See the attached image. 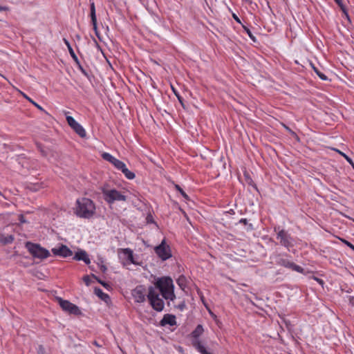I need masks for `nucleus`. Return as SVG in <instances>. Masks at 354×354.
I'll use <instances>...</instances> for the list:
<instances>
[{
  "label": "nucleus",
  "mask_w": 354,
  "mask_h": 354,
  "mask_svg": "<svg viewBox=\"0 0 354 354\" xmlns=\"http://www.w3.org/2000/svg\"><path fill=\"white\" fill-rule=\"evenodd\" d=\"M154 285V288L158 289L162 297L165 299L173 301L176 299V295L174 294V285L171 277H159L157 279Z\"/></svg>",
  "instance_id": "obj_1"
},
{
  "label": "nucleus",
  "mask_w": 354,
  "mask_h": 354,
  "mask_svg": "<svg viewBox=\"0 0 354 354\" xmlns=\"http://www.w3.org/2000/svg\"><path fill=\"white\" fill-rule=\"evenodd\" d=\"M76 205L75 214L80 218H90L95 212V205L89 198H79L76 201Z\"/></svg>",
  "instance_id": "obj_2"
},
{
  "label": "nucleus",
  "mask_w": 354,
  "mask_h": 354,
  "mask_svg": "<svg viewBox=\"0 0 354 354\" xmlns=\"http://www.w3.org/2000/svg\"><path fill=\"white\" fill-rule=\"evenodd\" d=\"M124 191L117 190L115 188L104 189L102 190L103 198L104 201L112 204L115 202L125 201L127 196Z\"/></svg>",
  "instance_id": "obj_3"
},
{
  "label": "nucleus",
  "mask_w": 354,
  "mask_h": 354,
  "mask_svg": "<svg viewBox=\"0 0 354 354\" xmlns=\"http://www.w3.org/2000/svg\"><path fill=\"white\" fill-rule=\"evenodd\" d=\"M147 299L154 310L157 312H161L163 310L165 302L163 299L160 297L159 293L153 286H149L147 292Z\"/></svg>",
  "instance_id": "obj_4"
},
{
  "label": "nucleus",
  "mask_w": 354,
  "mask_h": 354,
  "mask_svg": "<svg viewBox=\"0 0 354 354\" xmlns=\"http://www.w3.org/2000/svg\"><path fill=\"white\" fill-rule=\"evenodd\" d=\"M274 231L277 233L276 238L281 246L288 250L294 247L295 239L286 230L281 229L279 226H275Z\"/></svg>",
  "instance_id": "obj_5"
},
{
  "label": "nucleus",
  "mask_w": 354,
  "mask_h": 354,
  "mask_svg": "<svg viewBox=\"0 0 354 354\" xmlns=\"http://www.w3.org/2000/svg\"><path fill=\"white\" fill-rule=\"evenodd\" d=\"M290 257L287 254H279L276 257V264L286 268L290 269L300 274H304V269L294 262L290 261L287 257Z\"/></svg>",
  "instance_id": "obj_6"
},
{
  "label": "nucleus",
  "mask_w": 354,
  "mask_h": 354,
  "mask_svg": "<svg viewBox=\"0 0 354 354\" xmlns=\"http://www.w3.org/2000/svg\"><path fill=\"white\" fill-rule=\"evenodd\" d=\"M26 248L34 258L44 259L50 256L49 251L38 243L28 241L26 243Z\"/></svg>",
  "instance_id": "obj_7"
},
{
  "label": "nucleus",
  "mask_w": 354,
  "mask_h": 354,
  "mask_svg": "<svg viewBox=\"0 0 354 354\" xmlns=\"http://www.w3.org/2000/svg\"><path fill=\"white\" fill-rule=\"evenodd\" d=\"M156 255L162 261H166L172 257V252L170 246L166 243L165 239L161 243L154 248Z\"/></svg>",
  "instance_id": "obj_8"
},
{
  "label": "nucleus",
  "mask_w": 354,
  "mask_h": 354,
  "mask_svg": "<svg viewBox=\"0 0 354 354\" xmlns=\"http://www.w3.org/2000/svg\"><path fill=\"white\" fill-rule=\"evenodd\" d=\"M69 112H66V119L68 124L71 128L81 138H84L86 136V132L84 128L77 122L72 116L68 115Z\"/></svg>",
  "instance_id": "obj_9"
},
{
  "label": "nucleus",
  "mask_w": 354,
  "mask_h": 354,
  "mask_svg": "<svg viewBox=\"0 0 354 354\" xmlns=\"http://www.w3.org/2000/svg\"><path fill=\"white\" fill-rule=\"evenodd\" d=\"M59 304L63 310L68 312L75 315L81 314V311L77 306L72 304L68 300H64L62 298H58Z\"/></svg>",
  "instance_id": "obj_10"
},
{
  "label": "nucleus",
  "mask_w": 354,
  "mask_h": 354,
  "mask_svg": "<svg viewBox=\"0 0 354 354\" xmlns=\"http://www.w3.org/2000/svg\"><path fill=\"white\" fill-rule=\"evenodd\" d=\"M131 295L136 303H143L146 300V297H147L146 288L142 285L137 286L132 290Z\"/></svg>",
  "instance_id": "obj_11"
},
{
  "label": "nucleus",
  "mask_w": 354,
  "mask_h": 354,
  "mask_svg": "<svg viewBox=\"0 0 354 354\" xmlns=\"http://www.w3.org/2000/svg\"><path fill=\"white\" fill-rule=\"evenodd\" d=\"M51 252L55 256H59L64 258L71 257L73 254L71 250L65 245H61L59 248H52Z\"/></svg>",
  "instance_id": "obj_12"
},
{
  "label": "nucleus",
  "mask_w": 354,
  "mask_h": 354,
  "mask_svg": "<svg viewBox=\"0 0 354 354\" xmlns=\"http://www.w3.org/2000/svg\"><path fill=\"white\" fill-rule=\"evenodd\" d=\"M112 165L117 169L120 170L124 174L125 177H136L135 174L130 171L122 161L116 158Z\"/></svg>",
  "instance_id": "obj_13"
},
{
  "label": "nucleus",
  "mask_w": 354,
  "mask_h": 354,
  "mask_svg": "<svg viewBox=\"0 0 354 354\" xmlns=\"http://www.w3.org/2000/svg\"><path fill=\"white\" fill-rule=\"evenodd\" d=\"M159 325L162 327L169 325L170 326L176 325V316L172 314L164 315L162 319L160 320Z\"/></svg>",
  "instance_id": "obj_14"
},
{
  "label": "nucleus",
  "mask_w": 354,
  "mask_h": 354,
  "mask_svg": "<svg viewBox=\"0 0 354 354\" xmlns=\"http://www.w3.org/2000/svg\"><path fill=\"white\" fill-rule=\"evenodd\" d=\"M121 252L124 255L128 263L138 265L139 263L135 260L133 252L131 249L127 248L121 249Z\"/></svg>",
  "instance_id": "obj_15"
},
{
  "label": "nucleus",
  "mask_w": 354,
  "mask_h": 354,
  "mask_svg": "<svg viewBox=\"0 0 354 354\" xmlns=\"http://www.w3.org/2000/svg\"><path fill=\"white\" fill-rule=\"evenodd\" d=\"M90 16H91V23L93 26V29L95 31L96 35H98L97 30V17H96V13H95V3L93 1H90Z\"/></svg>",
  "instance_id": "obj_16"
},
{
  "label": "nucleus",
  "mask_w": 354,
  "mask_h": 354,
  "mask_svg": "<svg viewBox=\"0 0 354 354\" xmlns=\"http://www.w3.org/2000/svg\"><path fill=\"white\" fill-rule=\"evenodd\" d=\"M73 259L76 261H83L86 265L91 263V260L89 257L86 251L80 250L77 251L75 256L73 257Z\"/></svg>",
  "instance_id": "obj_17"
},
{
  "label": "nucleus",
  "mask_w": 354,
  "mask_h": 354,
  "mask_svg": "<svg viewBox=\"0 0 354 354\" xmlns=\"http://www.w3.org/2000/svg\"><path fill=\"white\" fill-rule=\"evenodd\" d=\"M203 331H204V330H203V326L201 324H198L195 328V329L192 332L191 335H192V337L193 338V339L192 341V344L194 347V343L196 341H198V342H201L198 338L203 334Z\"/></svg>",
  "instance_id": "obj_18"
},
{
  "label": "nucleus",
  "mask_w": 354,
  "mask_h": 354,
  "mask_svg": "<svg viewBox=\"0 0 354 354\" xmlns=\"http://www.w3.org/2000/svg\"><path fill=\"white\" fill-rule=\"evenodd\" d=\"M63 41L64 42V44H66V46H67V48L68 50V52L71 56V57L73 59V60L77 63V64H79V59L77 57V55H75L70 42L68 41V39H66V38H64L63 39Z\"/></svg>",
  "instance_id": "obj_19"
},
{
  "label": "nucleus",
  "mask_w": 354,
  "mask_h": 354,
  "mask_svg": "<svg viewBox=\"0 0 354 354\" xmlns=\"http://www.w3.org/2000/svg\"><path fill=\"white\" fill-rule=\"evenodd\" d=\"M94 292L99 298L106 302L110 299L109 295L104 292L103 290L100 288H95L94 289Z\"/></svg>",
  "instance_id": "obj_20"
},
{
  "label": "nucleus",
  "mask_w": 354,
  "mask_h": 354,
  "mask_svg": "<svg viewBox=\"0 0 354 354\" xmlns=\"http://www.w3.org/2000/svg\"><path fill=\"white\" fill-rule=\"evenodd\" d=\"M13 241H14L13 235L10 234V235L5 236L3 234H0V242L3 245H7V244L12 243L13 242Z\"/></svg>",
  "instance_id": "obj_21"
},
{
  "label": "nucleus",
  "mask_w": 354,
  "mask_h": 354,
  "mask_svg": "<svg viewBox=\"0 0 354 354\" xmlns=\"http://www.w3.org/2000/svg\"><path fill=\"white\" fill-rule=\"evenodd\" d=\"M102 158L106 160L109 162L110 163L113 164V162L115 161L116 158L113 156L111 153L108 152H103L101 155Z\"/></svg>",
  "instance_id": "obj_22"
},
{
  "label": "nucleus",
  "mask_w": 354,
  "mask_h": 354,
  "mask_svg": "<svg viewBox=\"0 0 354 354\" xmlns=\"http://www.w3.org/2000/svg\"><path fill=\"white\" fill-rule=\"evenodd\" d=\"M176 282L182 289L187 286V279L184 275H180L176 280Z\"/></svg>",
  "instance_id": "obj_23"
},
{
  "label": "nucleus",
  "mask_w": 354,
  "mask_h": 354,
  "mask_svg": "<svg viewBox=\"0 0 354 354\" xmlns=\"http://www.w3.org/2000/svg\"><path fill=\"white\" fill-rule=\"evenodd\" d=\"M312 65V68L314 71V72L317 75V76L322 80H328V77L322 71H320L317 67H315L313 64Z\"/></svg>",
  "instance_id": "obj_24"
},
{
  "label": "nucleus",
  "mask_w": 354,
  "mask_h": 354,
  "mask_svg": "<svg viewBox=\"0 0 354 354\" xmlns=\"http://www.w3.org/2000/svg\"><path fill=\"white\" fill-rule=\"evenodd\" d=\"M239 223L247 225L248 230H252L254 228L253 225L252 223H249L247 218H242L239 220Z\"/></svg>",
  "instance_id": "obj_25"
},
{
  "label": "nucleus",
  "mask_w": 354,
  "mask_h": 354,
  "mask_svg": "<svg viewBox=\"0 0 354 354\" xmlns=\"http://www.w3.org/2000/svg\"><path fill=\"white\" fill-rule=\"evenodd\" d=\"M176 189L180 193L181 196L186 200L189 198L187 194L184 192V190L180 187V185L176 184Z\"/></svg>",
  "instance_id": "obj_26"
},
{
  "label": "nucleus",
  "mask_w": 354,
  "mask_h": 354,
  "mask_svg": "<svg viewBox=\"0 0 354 354\" xmlns=\"http://www.w3.org/2000/svg\"><path fill=\"white\" fill-rule=\"evenodd\" d=\"M336 151H337L341 156H342L351 165H354L353 160L348 157L347 155H346L344 153L336 149Z\"/></svg>",
  "instance_id": "obj_27"
},
{
  "label": "nucleus",
  "mask_w": 354,
  "mask_h": 354,
  "mask_svg": "<svg viewBox=\"0 0 354 354\" xmlns=\"http://www.w3.org/2000/svg\"><path fill=\"white\" fill-rule=\"evenodd\" d=\"M243 28H244V30L245 31V32L248 34V37L254 41H256V37L254 36V35L252 33L251 30L245 27V26H243Z\"/></svg>",
  "instance_id": "obj_28"
},
{
  "label": "nucleus",
  "mask_w": 354,
  "mask_h": 354,
  "mask_svg": "<svg viewBox=\"0 0 354 354\" xmlns=\"http://www.w3.org/2000/svg\"><path fill=\"white\" fill-rule=\"evenodd\" d=\"M201 300H202L203 304L205 305V306L206 307V308L207 309L208 313H209V315L211 316V317L213 318L214 319H216L217 318L216 315L210 309L208 308L206 304L205 303L203 297H201Z\"/></svg>",
  "instance_id": "obj_29"
},
{
  "label": "nucleus",
  "mask_w": 354,
  "mask_h": 354,
  "mask_svg": "<svg viewBox=\"0 0 354 354\" xmlns=\"http://www.w3.org/2000/svg\"><path fill=\"white\" fill-rule=\"evenodd\" d=\"M341 10H342V12L343 13V17L346 19L350 22L351 19H350V17H349L347 8H342V9Z\"/></svg>",
  "instance_id": "obj_30"
},
{
  "label": "nucleus",
  "mask_w": 354,
  "mask_h": 354,
  "mask_svg": "<svg viewBox=\"0 0 354 354\" xmlns=\"http://www.w3.org/2000/svg\"><path fill=\"white\" fill-rule=\"evenodd\" d=\"M342 243H344L346 245H347L348 248H350L353 251H354V245L352 244L351 242H349L348 241L346 240V239H340Z\"/></svg>",
  "instance_id": "obj_31"
},
{
  "label": "nucleus",
  "mask_w": 354,
  "mask_h": 354,
  "mask_svg": "<svg viewBox=\"0 0 354 354\" xmlns=\"http://www.w3.org/2000/svg\"><path fill=\"white\" fill-rule=\"evenodd\" d=\"M176 307L180 310V311H183L186 307L185 303L184 301L178 304Z\"/></svg>",
  "instance_id": "obj_32"
},
{
  "label": "nucleus",
  "mask_w": 354,
  "mask_h": 354,
  "mask_svg": "<svg viewBox=\"0 0 354 354\" xmlns=\"http://www.w3.org/2000/svg\"><path fill=\"white\" fill-rule=\"evenodd\" d=\"M312 279H313V280H315V281H317V282L319 285H321L322 287L324 286V280H323V279H320V278H318V277H315V276H313V277H312Z\"/></svg>",
  "instance_id": "obj_33"
},
{
  "label": "nucleus",
  "mask_w": 354,
  "mask_h": 354,
  "mask_svg": "<svg viewBox=\"0 0 354 354\" xmlns=\"http://www.w3.org/2000/svg\"><path fill=\"white\" fill-rule=\"evenodd\" d=\"M93 277L97 281L98 283H100L102 286H103L104 288H106L109 286V284L101 279H98L96 276L93 275Z\"/></svg>",
  "instance_id": "obj_34"
},
{
  "label": "nucleus",
  "mask_w": 354,
  "mask_h": 354,
  "mask_svg": "<svg viewBox=\"0 0 354 354\" xmlns=\"http://www.w3.org/2000/svg\"><path fill=\"white\" fill-rule=\"evenodd\" d=\"M346 299L349 304L352 306H354V296L348 295L346 297Z\"/></svg>",
  "instance_id": "obj_35"
},
{
  "label": "nucleus",
  "mask_w": 354,
  "mask_h": 354,
  "mask_svg": "<svg viewBox=\"0 0 354 354\" xmlns=\"http://www.w3.org/2000/svg\"><path fill=\"white\" fill-rule=\"evenodd\" d=\"M335 3L338 5V6L342 10V8H346V6L344 5L342 0H334Z\"/></svg>",
  "instance_id": "obj_36"
},
{
  "label": "nucleus",
  "mask_w": 354,
  "mask_h": 354,
  "mask_svg": "<svg viewBox=\"0 0 354 354\" xmlns=\"http://www.w3.org/2000/svg\"><path fill=\"white\" fill-rule=\"evenodd\" d=\"M245 179L248 181L249 185H252V187H253L256 190H258V189H257V186H256V185L253 184V180H252V178H245Z\"/></svg>",
  "instance_id": "obj_37"
},
{
  "label": "nucleus",
  "mask_w": 354,
  "mask_h": 354,
  "mask_svg": "<svg viewBox=\"0 0 354 354\" xmlns=\"http://www.w3.org/2000/svg\"><path fill=\"white\" fill-rule=\"evenodd\" d=\"M83 280L85 282L86 285L88 286L90 284V279L88 275H86L83 277Z\"/></svg>",
  "instance_id": "obj_38"
},
{
  "label": "nucleus",
  "mask_w": 354,
  "mask_h": 354,
  "mask_svg": "<svg viewBox=\"0 0 354 354\" xmlns=\"http://www.w3.org/2000/svg\"><path fill=\"white\" fill-rule=\"evenodd\" d=\"M171 88H172V90H173L174 93H175L176 96L177 97L178 100H179V102L180 103H182V97H181V96L178 93H176V91L174 88V87H171Z\"/></svg>",
  "instance_id": "obj_39"
},
{
  "label": "nucleus",
  "mask_w": 354,
  "mask_h": 354,
  "mask_svg": "<svg viewBox=\"0 0 354 354\" xmlns=\"http://www.w3.org/2000/svg\"><path fill=\"white\" fill-rule=\"evenodd\" d=\"M40 186L39 185H34L32 187H30V189L34 192L39 190Z\"/></svg>",
  "instance_id": "obj_40"
},
{
  "label": "nucleus",
  "mask_w": 354,
  "mask_h": 354,
  "mask_svg": "<svg viewBox=\"0 0 354 354\" xmlns=\"http://www.w3.org/2000/svg\"><path fill=\"white\" fill-rule=\"evenodd\" d=\"M10 10L8 6H0V12L1 11H8Z\"/></svg>",
  "instance_id": "obj_41"
},
{
  "label": "nucleus",
  "mask_w": 354,
  "mask_h": 354,
  "mask_svg": "<svg viewBox=\"0 0 354 354\" xmlns=\"http://www.w3.org/2000/svg\"><path fill=\"white\" fill-rule=\"evenodd\" d=\"M38 353L39 354H45L44 353V347L42 346H39Z\"/></svg>",
  "instance_id": "obj_42"
},
{
  "label": "nucleus",
  "mask_w": 354,
  "mask_h": 354,
  "mask_svg": "<svg viewBox=\"0 0 354 354\" xmlns=\"http://www.w3.org/2000/svg\"><path fill=\"white\" fill-rule=\"evenodd\" d=\"M77 65L79 66V68L80 69V71L84 73V74H86L85 70L83 68V67L81 66L80 63L79 62V64H77Z\"/></svg>",
  "instance_id": "obj_43"
},
{
  "label": "nucleus",
  "mask_w": 354,
  "mask_h": 354,
  "mask_svg": "<svg viewBox=\"0 0 354 354\" xmlns=\"http://www.w3.org/2000/svg\"><path fill=\"white\" fill-rule=\"evenodd\" d=\"M30 102H32V104L36 106L38 109H42L41 106H39V104H37V103L34 102L33 101H32L30 98L27 97Z\"/></svg>",
  "instance_id": "obj_44"
},
{
  "label": "nucleus",
  "mask_w": 354,
  "mask_h": 354,
  "mask_svg": "<svg viewBox=\"0 0 354 354\" xmlns=\"http://www.w3.org/2000/svg\"><path fill=\"white\" fill-rule=\"evenodd\" d=\"M233 17L236 22L241 24L239 18L235 14L233 15Z\"/></svg>",
  "instance_id": "obj_45"
},
{
  "label": "nucleus",
  "mask_w": 354,
  "mask_h": 354,
  "mask_svg": "<svg viewBox=\"0 0 354 354\" xmlns=\"http://www.w3.org/2000/svg\"><path fill=\"white\" fill-rule=\"evenodd\" d=\"M285 128H286V129L288 132H290L292 135H295V133L293 131H292L289 127H286H286H285Z\"/></svg>",
  "instance_id": "obj_46"
},
{
  "label": "nucleus",
  "mask_w": 354,
  "mask_h": 354,
  "mask_svg": "<svg viewBox=\"0 0 354 354\" xmlns=\"http://www.w3.org/2000/svg\"><path fill=\"white\" fill-rule=\"evenodd\" d=\"M101 270L103 272H105L106 270V268L105 266H102L101 268H100Z\"/></svg>",
  "instance_id": "obj_47"
},
{
  "label": "nucleus",
  "mask_w": 354,
  "mask_h": 354,
  "mask_svg": "<svg viewBox=\"0 0 354 354\" xmlns=\"http://www.w3.org/2000/svg\"><path fill=\"white\" fill-rule=\"evenodd\" d=\"M41 153H42L43 156H47L46 152L44 150H42V149H41Z\"/></svg>",
  "instance_id": "obj_48"
},
{
  "label": "nucleus",
  "mask_w": 354,
  "mask_h": 354,
  "mask_svg": "<svg viewBox=\"0 0 354 354\" xmlns=\"http://www.w3.org/2000/svg\"><path fill=\"white\" fill-rule=\"evenodd\" d=\"M229 213L234 214V210H233V209H230V210L229 211Z\"/></svg>",
  "instance_id": "obj_49"
},
{
  "label": "nucleus",
  "mask_w": 354,
  "mask_h": 354,
  "mask_svg": "<svg viewBox=\"0 0 354 354\" xmlns=\"http://www.w3.org/2000/svg\"><path fill=\"white\" fill-rule=\"evenodd\" d=\"M246 2L251 3L250 0H245Z\"/></svg>",
  "instance_id": "obj_50"
},
{
  "label": "nucleus",
  "mask_w": 354,
  "mask_h": 354,
  "mask_svg": "<svg viewBox=\"0 0 354 354\" xmlns=\"http://www.w3.org/2000/svg\"><path fill=\"white\" fill-rule=\"evenodd\" d=\"M351 288L346 290V292H350Z\"/></svg>",
  "instance_id": "obj_51"
},
{
  "label": "nucleus",
  "mask_w": 354,
  "mask_h": 354,
  "mask_svg": "<svg viewBox=\"0 0 354 354\" xmlns=\"http://www.w3.org/2000/svg\"><path fill=\"white\" fill-rule=\"evenodd\" d=\"M238 179L239 180V181H240L241 183H242V181L241 180V178H239Z\"/></svg>",
  "instance_id": "obj_52"
},
{
  "label": "nucleus",
  "mask_w": 354,
  "mask_h": 354,
  "mask_svg": "<svg viewBox=\"0 0 354 354\" xmlns=\"http://www.w3.org/2000/svg\"><path fill=\"white\" fill-rule=\"evenodd\" d=\"M0 195H1V192H0Z\"/></svg>",
  "instance_id": "obj_53"
}]
</instances>
